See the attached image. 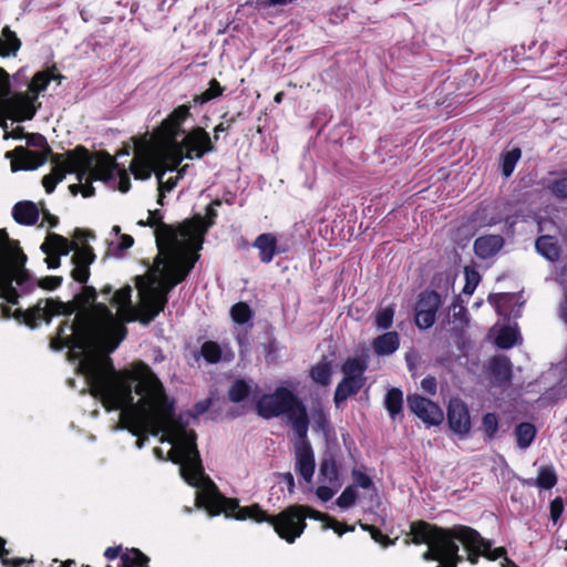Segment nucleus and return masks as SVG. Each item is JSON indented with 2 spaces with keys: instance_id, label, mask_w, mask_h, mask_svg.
Returning a JSON list of instances; mask_svg holds the SVG:
<instances>
[{
  "instance_id": "obj_1",
  "label": "nucleus",
  "mask_w": 567,
  "mask_h": 567,
  "mask_svg": "<svg viewBox=\"0 0 567 567\" xmlns=\"http://www.w3.org/2000/svg\"><path fill=\"white\" fill-rule=\"evenodd\" d=\"M90 393L107 410H121L123 417L134 425L140 424L137 410L155 426L173 421L174 401L165 393L161 380L143 361L131 369L116 371L110 358L104 362L89 360L82 363Z\"/></svg>"
},
{
  "instance_id": "obj_2",
  "label": "nucleus",
  "mask_w": 567,
  "mask_h": 567,
  "mask_svg": "<svg viewBox=\"0 0 567 567\" xmlns=\"http://www.w3.org/2000/svg\"><path fill=\"white\" fill-rule=\"evenodd\" d=\"M196 440L197 434L194 430L182 429L175 439L168 440L173 443V447L167 458L175 464H181V475L188 485L198 487L203 480L207 481V485L196 493L195 502L198 508L205 509L210 516L224 514L237 520L251 519L256 523H268L288 544L295 543L303 534L307 523L300 512V504L289 505L279 514L270 515L259 504L243 507L238 498L223 495L216 484L205 475Z\"/></svg>"
},
{
  "instance_id": "obj_3",
  "label": "nucleus",
  "mask_w": 567,
  "mask_h": 567,
  "mask_svg": "<svg viewBox=\"0 0 567 567\" xmlns=\"http://www.w3.org/2000/svg\"><path fill=\"white\" fill-rule=\"evenodd\" d=\"M463 524L443 527L423 519L410 524L404 545H426L421 557L424 561H436V567H457L464 561L458 543Z\"/></svg>"
},
{
  "instance_id": "obj_4",
  "label": "nucleus",
  "mask_w": 567,
  "mask_h": 567,
  "mask_svg": "<svg viewBox=\"0 0 567 567\" xmlns=\"http://www.w3.org/2000/svg\"><path fill=\"white\" fill-rule=\"evenodd\" d=\"M189 117L190 103L178 105L154 130V135L162 143L173 146V150L183 154L185 158L200 159L205 154L215 151L214 143L204 127H193L181 142L177 141L178 136L185 133L182 125Z\"/></svg>"
},
{
  "instance_id": "obj_5",
  "label": "nucleus",
  "mask_w": 567,
  "mask_h": 567,
  "mask_svg": "<svg viewBox=\"0 0 567 567\" xmlns=\"http://www.w3.org/2000/svg\"><path fill=\"white\" fill-rule=\"evenodd\" d=\"M255 409L265 420L286 415L297 437H305L308 433L310 422L307 406L291 389L277 386L274 392L262 394L256 401Z\"/></svg>"
},
{
  "instance_id": "obj_6",
  "label": "nucleus",
  "mask_w": 567,
  "mask_h": 567,
  "mask_svg": "<svg viewBox=\"0 0 567 567\" xmlns=\"http://www.w3.org/2000/svg\"><path fill=\"white\" fill-rule=\"evenodd\" d=\"M25 262L27 255L19 241L11 239L6 229H0V299L10 305H18L20 299L13 282L25 288L32 280Z\"/></svg>"
},
{
  "instance_id": "obj_7",
  "label": "nucleus",
  "mask_w": 567,
  "mask_h": 567,
  "mask_svg": "<svg viewBox=\"0 0 567 567\" xmlns=\"http://www.w3.org/2000/svg\"><path fill=\"white\" fill-rule=\"evenodd\" d=\"M75 321L79 327H90L91 346L101 342L109 347V351H114L127 334L124 323L102 302H96L91 309L79 313Z\"/></svg>"
},
{
  "instance_id": "obj_8",
  "label": "nucleus",
  "mask_w": 567,
  "mask_h": 567,
  "mask_svg": "<svg viewBox=\"0 0 567 567\" xmlns=\"http://www.w3.org/2000/svg\"><path fill=\"white\" fill-rule=\"evenodd\" d=\"M51 163V172L42 178V185L48 194L54 192L66 174L75 173L76 179L82 183L92 165V156L86 147L78 145L64 154L52 155Z\"/></svg>"
},
{
  "instance_id": "obj_9",
  "label": "nucleus",
  "mask_w": 567,
  "mask_h": 567,
  "mask_svg": "<svg viewBox=\"0 0 567 567\" xmlns=\"http://www.w3.org/2000/svg\"><path fill=\"white\" fill-rule=\"evenodd\" d=\"M460 546H462L465 551L464 560H467L471 565H476L480 557L492 561L507 557L505 547L492 548L491 540L484 538L478 530L467 525L463 526L458 543V547Z\"/></svg>"
},
{
  "instance_id": "obj_10",
  "label": "nucleus",
  "mask_w": 567,
  "mask_h": 567,
  "mask_svg": "<svg viewBox=\"0 0 567 567\" xmlns=\"http://www.w3.org/2000/svg\"><path fill=\"white\" fill-rule=\"evenodd\" d=\"M202 231L203 229L196 223H188V220L183 221L177 227L169 224H161L155 229L156 246L161 252H173L181 246V240L197 245Z\"/></svg>"
},
{
  "instance_id": "obj_11",
  "label": "nucleus",
  "mask_w": 567,
  "mask_h": 567,
  "mask_svg": "<svg viewBox=\"0 0 567 567\" xmlns=\"http://www.w3.org/2000/svg\"><path fill=\"white\" fill-rule=\"evenodd\" d=\"M41 103L33 100L28 92L10 93L0 101V116H6L16 122L31 121Z\"/></svg>"
},
{
  "instance_id": "obj_12",
  "label": "nucleus",
  "mask_w": 567,
  "mask_h": 567,
  "mask_svg": "<svg viewBox=\"0 0 567 567\" xmlns=\"http://www.w3.org/2000/svg\"><path fill=\"white\" fill-rule=\"evenodd\" d=\"M441 302V296L435 290H425L419 295L415 305V324L420 329H429L434 324Z\"/></svg>"
},
{
  "instance_id": "obj_13",
  "label": "nucleus",
  "mask_w": 567,
  "mask_h": 567,
  "mask_svg": "<svg viewBox=\"0 0 567 567\" xmlns=\"http://www.w3.org/2000/svg\"><path fill=\"white\" fill-rule=\"evenodd\" d=\"M51 148H47L45 152L31 151L24 146H17L13 151L7 153L8 158L11 159L12 172L17 171H32L42 166L48 158L51 159L52 155H55Z\"/></svg>"
},
{
  "instance_id": "obj_14",
  "label": "nucleus",
  "mask_w": 567,
  "mask_h": 567,
  "mask_svg": "<svg viewBox=\"0 0 567 567\" xmlns=\"http://www.w3.org/2000/svg\"><path fill=\"white\" fill-rule=\"evenodd\" d=\"M78 248V243H72L62 235L49 233L41 250L47 255L45 262L48 268L56 269L61 265V256H66L70 251Z\"/></svg>"
},
{
  "instance_id": "obj_15",
  "label": "nucleus",
  "mask_w": 567,
  "mask_h": 567,
  "mask_svg": "<svg viewBox=\"0 0 567 567\" xmlns=\"http://www.w3.org/2000/svg\"><path fill=\"white\" fill-rule=\"evenodd\" d=\"M408 406L413 414L421 419L426 425H439L444 420V414L439 404L417 393L409 394Z\"/></svg>"
},
{
  "instance_id": "obj_16",
  "label": "nucleus",
  "mask_w": 567,
  "mask_h": 567,
  "mask_svg": "<svg viewBox=\"0 0 567 567\" xmlns=\"http://www.w3.org/2000/svg\"><path fill=\"white\" fill-rule=\"evenodd\" d=\"M141 293V301L136 309L137 320L142 324H150L161 312L164 311L168 297L161 296L157 290L147 288Z\"/></svg>"
},
{
  "instance_id": "obj_17",
  "label": "nucleus",
  "mask_w": 567,
  "mask_h": 567,
  "mask_svg": "<svg viewBox=\"0 0 567 567\" xmlns=\"http://www.w3.org/2000/svg\"><path fill=\"white\" fill-rule=\"evenodd\" d=\"M71 330L73 334L69 337L54 336L50 341L51 349L54 351H61L64 348H69L71 350L84 351L91 347V330L87 324L79 327V322L74 320L71 324Z\"/></svg>"
},
{
  "instance_id": "obj_18",
  "label": "nucleus",
  "mask_w": 567,
  "mask_h": 567,
  "mask_svg": "<svg viewBox=\"0 0 567 567\" xmlns=\"http://www.w3.org/2000/svg\"><path fill=\"white\" fill-rule=\"evenodd\" d=\"M197 259V254L185 252L176 256L166 265L163 274L169 281L168 289H173L187 278Z\"/></svg>"
},
{
  "instance_id": "obj_19",
  "label": "nucleus",
  "mask_w": 567,
  "mask_h": 567,
  "mask_svg": "<svg viewBox=\"0 0 567 567\" xmlns=\"http://www.w3.org/2000/svg\"><path fill=\"white\" fill-rule=\"evenodd\" d=\"M296 453V472L307 482H311L316 462L315 454L310 442L308 441V433L305 437H298L295 444Z\"/></svg>"
},
{
  "instance_id": "obj_20",
  "label": "nucleus",
  "mask_w": 567,
  "mask_h": 567,
  "mask_svg": "<svg viewBox=\"0 0 567 567\" xmlns=\"http://www.w3.org/2000/svg\"><path fill=\"white\" fill-rule=\"evenodd\" d=\"M74 254L71 258L73 269L71 270V277L74 281L85 285L89 281L91 271L90 266L95 261L96 255L94 249L90 245H84L73 249Z\"/></svg>"
},
{
  "instance_id": "obj_21",
  "label": "nucleus",
  "mask_w": 567,
  "mask_h": 567,
  "mask_svg": "<svg viewBox=\"0 0 567 567\" xmlns=\"http://www.w3.org/2000/svg\"><path fill=\"white\" fill-rule=\"evenodd\" d=\"M447 423L450 429L460 436L471 431V417L467 405L460 399H452L447 406Z\"/></svg>"
},
{
  "instance_id": "obj_22",
  "label": "nucleus",
  "mask_w": 567,
  "mask_h": 567,
  "mask_svg": "<svg viewBox=\"0 0 567 567\" xmlns=\"http://www.w3.org/2000/svg\"><path fill=\"white\" fill-rule=\"evenodd\" d=\"M91 156H93L91 154ZM95 163L94 157H92V165L87 171L86 175L91 176V182L102 181L110 182L114 177V173L117 172L120 165L116 163L115 158L107 153L106 151H101L95 154Z\"/></svg>"
},
{
  "instance_id": "obj_23",
  "label": "nucleus",
  "mask_w": 567,
  "mask_h": 567,
  "mask_svg": "<svg viewBox=\"0 0 567 567\" xmlns=\"http://www.w3.org/2000/svg\"><path fill=\"white\" fill-rule=\"evenodd\" d=\"M504 243L501 235H484L474 240L473 249L480 259L486 260L494 257L503 248Z\"/></svg>"
},
{
  "instance_id": "obj_24",
  "label": "nucleus",
  "mask_w": 567,
  "mask_h": 567,
  "mask_svg": "<svg viewBox=\"0 0 567 567\" xmlns=\"http://www.w3.org/2000/svg\"><path fill=\"white\" fill-rule=\"evenodd\" d=\"M519 481L523 486L548 491L556 486L558 476L555 467L549 464L542 465L537 471L536 477L520 478Z\"/></svg>"
},
{
  "instance_id": "obj_25",
  "label": "nucleus",
  "mask_w": 567,
  "mask_h": 567,
  "mask_svg": "<svg viewBox=\"0 0 567 567\" xmlns=\"http://www.w3.org/2000/svg\"><path fill=\"white\" fill-rule=\"evenodd\" d=\"M39 208L30 200L18 202L12 208V217L20 225H35L39 219Z\"/></svg>"
},
{
  "instance_id": "obj_26",
  "label": "nucleus",
  "mask_w": 567,
  "mask_h": 567,
  "mask_svg": "<svg viewBox=\"0 0 567 567\" xmlns=\"http://www.w3.org/2000/svg\"><path fill=\"white\" fill-rule=\"evenodd\" d=\"M252 246L259 250L260 261L269 264L280 251L277 249V238L271 233H264L257 236Z\"/></svg>"
},
{
  "instance_id": "obj_27",
  "label": "nucleus",
  "mask_w": 567,
  "mask_h": 567,
  "mask_svg": "<svg viewBox=\"0 0 567 567\" xmlns=\"http://www.w3.org/2000/svg\"><path fill=\"white\" fill-rule=\"evenodd\" d=\"M365 381L362 379H354L343 377L342 380L338 383L333 401L336 405H340L348 398L355 395L364 386Z\"/></svg>"
},
{
  "instance_id": "obj_28",
  "label": "nucleus",
  "mask_w": 567,
  "mask_h": 567,
  "mask_svg": "<svg viewBox=\"0 0 567 567\" xmlns=\"http://www.w3.org/2000/svg\"><path fill=\"white\" fill-rule=\"evenodd\" d=\"M400 347V336L396 331H388L372 341V348L378 355H390Z\"/></svg>"
},
{
  "instance_id": "obj_29",
  "label": "nucleus",
  "mask_w": 567,
  "mask_h": 567,
  "mask_svg": "<svg viewBox=\"0 0 567 567\" xmlns=\"http://www.w3.org/2000/svg\"><path fill=\"white\" fill-rule=\"evenodd\" d=\"M489 371L493 381L497 385H504L511 381L512 364L506 357H494L489 362Z\"/></svg>"
},
{
  "instance_id": "obj_30",
  "label": "nucleus",
  "mask_w": 567,
  "mask_h": 567,
  "mask_svg": "<svg viewBox=\"0 0 567 567\" xmlns=\"http://www.w3.org/2000/svg\"><path fill=\"white\" fill-rule=\"evenodd\" d=\"M221 200L219 198H216L212 200V203L206 207V216L202 217L199 215L195 216L192 219H188V223H196L203 231L200 233V239L197 240V248H202L203 237L204 234L207 231L209 227H212L215 224V220L218 216L217 210L215 207L220 206Z\"/></svg>"
},
{
  "instance_id": "obj_31",
  "label": "nucleus",
  "mask_w": 567,
  "mask_h": 567,
  "mask_svg": "<svg viewBox=\"0 0 567 567\" xmlns=\"http://www.w3.org/2000/svg\"><path fill=\"white\" fill-rule=\"evenodd\" d=\"M384 405L391 420L403 419V392L399 388L388 390L384 398Z\"/></svg>"
},
{
  "instance_id": "obj_32",
  "label": "nucleus",
  "mask_w": 567,
  "mask_h": 567,
  "mask_svg": "<svg viewBox=\"0 0 567 567\" xmlns=\"http://www.w3.org/2000/svg\"><path fill=\"white\" fill-rule=\"evenodd\" d=\"M535 248L539 255L550 261H556L560 257V247L555 237L549 235L539 236L535 241Z\"/></svg>"
},
{
  "instance_id": "obj_33",
  "label": "nucleus",
  "mask_w": 567,
  "mask_h": 567,
  "mask_svg": "<svg viewBox=\"0 0 567 567\" xmlns=\"http://www.w3.org/2000/svg\"><path fill=\"white\" fill-rule=\"evenodd\" d=\"M20 48L21 40L10 27L6 25L0 35V56H16Z\"/></svg>"
},
{
  "instance_id": "obj_34",
  "label": "nucleus",
  "mask_w": 567,
  "mask_h": 567,
  "mask_svg": "<svg viewBox=\"0 0 567 567\" xmlns=\"http://www.w3.org/2000/svg\"><path fill=\"white\" fill-rule=\"evenodd\" d=\"M43 303V299H40L33 307L22 310L21 308L16 309L12 312V317L17 321L24 323L31 329H34L38 327V322L40 320V316L43 315L41 310V305Z\"/></svg>"
},
{
  "instance_id": "obj_35",
  "label": "nucleus",
  "mask_w": 567,
  "mask_h": 567,
  "mask_svg": "<svg viewBox=\"0 0 567 567\" xmlns=\"http://www.w3.org/2000/svg\"><path fill=\"white\" fill-rule=\"evenodd\" d=\"M319 480L332 486L339 487V470L333 456L323 457L319 465Z\"/></svg>"
},
{
  "instance_id": "obj_36",
  "label": "nucleus",
  "mask_w": 567,
  "mask_h": 567,
  "mask_svg": "<svg viewBox=\"0 0 567 567\" xmlns=\"http://www.w3.org/2000/svg\"><path fill=\"white\" fill-rule=\"evenodd\" d=\"M208 89H206L200 94H196L193 96L190 103V107L194 105H204L219 96H221L225 92V86H223L216 79H212L208 83Z\"/></svg>"
},
{
  "instance_id": "obj_37",
  "label": "nucleus",
  "mask_w": 567,
  "mask_h": 567,
  "mask_svg": "<svg viewBox=\"0 0 567 567\" xmlns=\"http://www.w3.org/2000/svg\"><path fill=\"white\" fill-rule=\"evenodd\" d=\"M150 558L138 548H126L118 567H148Z\"/></svg>"
},
{
  "instance_id": "obj_38",
  "label": "nucleus",
  "mask_w": 567,
  "mask_h": 567,
  "mask_svg": "<svg viewBox=\"0 0 567 567\" xmlns=\"http://www.w3.org/2000/svg\"><path fill=\"white\" fill-rule=\"evenodd\" d=\"M368 368L367 361L361 358H348L342 367L341 371L343 373V377L348 378H354V379H362L367 381L364 377V372Z\"/></svg>"
},
{
  "instance_id": "obj_39",
  "label": "nucleus",
  "mask_w": 567,
  "mask_h": 567,
  "mask_svg": "<svg viewBox=\"0 0 567 567\" xmlns=\"http://www.w3.org/2000/svg\"><path fill=\"white\" fill-rule=\"evenodd\" d=\"M332 367L331 362L320 361L315 364L309 372L311 380L322 386H327L331 382Z\"/></svg>"
},
{
  "instance_id": "obj_40",
  "label": "nucleus",
  "mask_w": 567,
  "mask_h": 567,
  "mask_svg": "<svg viewBox=\"0 0 567 567\" xmlns=\"http://www.w3.org/2000/svg\"><path fill=\"white\" fill-rule=\"evenodd\" d=\"M517 445L520 449H527L536 436V427L533 423L522 422L515 427Z\"/></svg>"
},
{
  "instance_id": "obj_41",
  "label": "nucleus",
  "mask_w": 567,
  "mask_h": 567,
  "mask_svg": "<svg viewBox=\"0 0 567 567\" xmlns=\"http://www.w3.org/2000/svg\"><path fill=\"white\" fill-rule=\"evenodd\" d=\"M229 315L236 324L244 326L251 321L254 311L247 302L239 301L230 307Z\"/></svg>"
},
{
  "instance_id": "obj_42",
  "label": "nucleus",
  "mask_w": 567,
  "mask_h": 567,
  "mask_svg": "<svg viewBox=\"0 0 567 567\" xmlns=\"http://www.w3.org/2000/svg\"><path fill=\"white\" fill-rule=\"evenodd\" d=\"M251 392V388L244 379H236L228 389L227 395L230 402L240 403L245 401Z\"/></svg>"
},
{
  "instance_id": "obj_43",
  "label": "nucleus",
  "mask_w": 567,
  "mask_h": 567,
  "mask_svg": "<svg viewBox=\"0 0 567 567\" xmlns=\"http://www.w3.org/2000/svg\"><path fill=\"white\" fill-rule=\"evenodd\" d=\"M51 81H52V76H50L48 74V72H42V71L37 72L32 76V79L28 85V93H30V95L32 96L33 100L38 101L39 94L48 89Z\"/></svg>"
},
{
  "instance_id": "obj_44",
  "label": "nucleus",
  "mask_w": 567,
  "mask_h": 567,
  "mask_svg": "<svg viewBox=\"0 0 567 567\" xmlns=\"http://www.w3.org/2000/svg\"><path fill=\"white\" fill-rule=\"evenodd\" d=\"M41 310L43 312L42 316H40V320L45 321L47 323H50L52 318L54 316L63 315L65 311L64 302L59 299H43V303L41 305Z\"/></svg>"
},
{
  "instance_id": "obj_45",
  "label": "nucleus",
  "mask_w": 567,
  "mask_h": 567,
  "mask_svg": "<svg viewBox=\"0 0 567 567\" xmlns=\"http://www.w3.org/2000/svg\"><path fill=\"white\" fill-rule=\"evenodd\" d=\"M199 355L208 364H216L223 359V349L218 342L208 340L200 346Z\"/></svg>"
},
{
  "instance_id": "obj_46",
  "label": "nucleus",
  "mask_w": 567,
  "mask_h": 567,
  "mask_svg": "<svg viewBox=\"0 0 567 567\" xmlns=\"http://www.w3.org/2000/svg\"><path fill=\"white\" fill-rule=\"evenodd\" d=\"M7 540L0 536V561L3 567H22L33 564V558H10V550L6 548Z\"/></svg>"
},
{
  "instance_id": "obj_47",
  "label": "nucleus",
  "mask_w": 567,
  "mask_h": 567,
  "mask_svg": "<svg viewBox=\"0 0 567 567\" xmlns=\"http://www.w3.org/2000/svg\"><path fill=\"white\" fill-rule=\"evenodd\" d=\"M520 156H522V151L519 147H514L513 150L507 151L502 154L501 168H502L503 176L509 177L513 174L515 166H516L517 162L519 161Z\"/></svg>"
},
{
  "instance_id": "obj_48",
  "label": "nucleus",
  "mask_w": 567,
  "mask_h": 567,
  "mask_svg": "<svg viewBox=\"0 0 567 567\" xmlns=\"http://www.w3.org/2000/svg\"><path fill=\"white\" fill-rule=\"evenodd\" d=\"M359 526L364 530V532H368L371 536V538L380 544L383 548H388L390 546H393L395 545L396 540H398V537L395 538H390L388 535H384L380 528H378L377 526L374 525H370V524H367V523H362L361 520H359Z\"/></svg>"
},
{
  "instance_id": "obj_49",
  "label": "nucleus",
  "mask_w": 567,
  "mask_h": 567,
  "mask_svg": "<svg viewBox=\"0 0 567 567\" xmlns=\"http://www.w3.org/2000/svg\"><path fill=\"white\" fill-rule=\"evenodd\" d=\"M130 171L136 179H147L152 175L153 167L146 159L133 158Z\"/></svg>"
},
{
  "instance_id": "obj_50",
  "label": "nucleus",
  "mask_w": 567,
  "mask_h": 567,
  "mask_svg": "<svg viewBox=\"0 0 567 567\" xmlns=\"http://www.w3.org/2000/svg\"><path fill=\"white\" fill-rule=\"evenodd\" d=\"M516 340L517 331L511 327H504L499 330L495 342L501 349H509L516 343Z\"/></svg>"
},
{
  "instance_id": "obj_51",
  "label": "nucleus",
  "mask_w": 567,
  "mask_h": 567,
  "mask_svg": "<svg viewBox=\"0 0 567 567\" xmlns=\"http://www.w3.org/2000/svg\"><path fill=\"white\" fill-rule=\"evenodd\" d=\"M482 431L485 433L487 440H493L498 431V417L496 413L488 412L483 415Z\"/></svg>"
},
{
  "instance_id": "obj_52",
  "label": "nucleus",
  "mask_w": 567,
  "mask_h": 567,
  "mask_svg": "<svg viewBox=\"0 0 567 567\" xmlns=\"http://www.w3.org/2000/svg\"><path fill=\"white\" fill-rule=\"evenodd\" d=\"M464 276L465 285L463 287V293L472 295L481 281V275L475 268L466 266L464 268Z\"/></svg>"
},
{
  "instance_id": "obj_53",
  "label": "nucleus",
  "mask_w": 567,
  "mask_h": 567,
  "mask_svg": "<svg viewBox=\"0 0 567 567\" xmlns=\"http://www.w3.org/2000/svg\"><path fill=\"white\" fill-rule=\"evenodd\" d=\"M394 318V308L392 306H388L385 308H381L377 311L375 315V326L379 329L388 330L392 327Z\"/></svg>"
},
{
  "instance_id": "obj_54",
  "label": "nucleus",
  "mask_w": 567,
  "mask_h": 567,
  "mask_svg": "<svg viewBox=\"0 0 567 567\" xmlns=\"http://www.w3.org/2000/svg\"><path fill=\"white\" fill-rule=\"evenodd\" d=\"M313 429L319 431H327L330 426L328 413L321 405L312 408L311 412Z\"/></svg>"
},
{
  "instance_id": "obj_55",
  "label": "nucleus",
  "mask_w": 567,
  "mask_h": 567,
  "mask_svg": "<svg viewBox=\"0 0 567 567\" xmlns=\"http://www.w3.org/2000/svg\"><path fill=\"white\" fill-rule=\"evenodd\" d=\"M96 289L93 286H87L86 284L83 286L82 291L75 296V299L82 309L86 308L87 306L92 307L94 303H96Z\"/></svg>"
},
{
  "instance_id": "obj_56",
  "label": "nucleus",
  "mask_w": 567,
  "mask_h": 567,
  "mask_svg": "<svg viewBox=\"0 0 567 567\" xmlns=\"http://www.w3.org/2000/svg\"><path fill=\"white\" fill-rule=\"evenodd\" d=\"M358 494L353 486H347L342 493L339 495V497L336 499V504L340 508H349L352 505H354L357 501Z\"/></svg>"
},
{
  "instance_id": "obj_57",
  "label": "nucleus",
  "mask_w": 567,
  "mask_h": 567,
  "mask_svg": "<svg viewBox=\"0 0 567 567\" xmlns=\"http://www.w3.org/2000/svg\"><path fill=\"white\" fill-rule=\"evenodd\" d=\"M324 529H332L339 536H342L346 533L354 532V525H348L347 523H341L333 516H330V519L322 526Z\"/></svg>"
},
{
  "instance_id": "obj_58",
  "label": "nucleus",
  "mask_w": 567,
  "mask_h": 567,
  "mask_svg": "<svg viewBox=\"0 0 567 567\" xmlns=\"http://www.w3.org/2000/svg\"><path fill=\"white\" fill-rule=\"evenodd\" d=\"M548 189L555 197L559 199L567 198V174L558 179L553 181L548 185Z\"/></svg>"
},
{
  "instance_id": "obj_59",
  "label": "nucleus",
  "mask_w": 567,
  "mask_h": 567,
  "mask_svg": "<svg viewBox=\"0 0 567 567\" xmlns=\"http://www.w3.org/2000/svg\"><path fill=\"white\" fill-rule=\"evenodd\" d=\"M25 141L29 147L39 148L38 152H45L47 148H51L48 144L47 138L40 133H28V136H25Z\"/></svg>"
},
{
  "instance_id": "obj_60",
  "label": "nucleus",
  "mask_w": 567,
  "mask_h": 567,
  "mask_svg": "<svg viewBox=\"0 0 567 567\" xmlns=\"http://www.w3.org/2000/svg\"><path fill=\"white\" fill-rule=\"evenodd\" d=\"M301 513H302V516H303V520L306 522L307 518H311V519H315V520H319L321 523H323V525L328 522V519H330V515L327 514V513H322V512H319L315 508H312L311 506L309 505H301Z\"/></svg>"
},
{
  "instance_id": "obj_61",
  "label": "nucleus",
  "mask_w": 567,
  "mask_h": 567,
  "mask_svg": "<svg viewBox=\"0 0 567 567\" xmlns=\"http://www.w3.org/2000/svg\"><path fill=\"white\" fill-rule=\"evenodd\" d=\"M132 289L130 286L123 287L113 292L111 302L116 306H126L131 303Z\"/></svg>"
},
{
  "instance_id": "obj_62",
  "label": "nucleus",
  "mask_w": 567,
  "mask_h": 567,
  "mask_svg": "<svg viewBox=\"0 0 567 567\" xmlns=\"http://www.w3.org/2000/svg\"><path fill=\"white\" fill-rule=\"evenodd\" d=\"M352 477H353L355 485L363 489H369V488L373 487L372 478L369 475H367L365 473H363L357 468L352 470Z\"/></svg>"
},
{
  "instance_id": "obj_63",
  "label": "nucleus",
  "mask_w": 567,
  "mask_h": 567,
  "mask_svg": "<svg viewBox=\"0 0 567 567\" xmlns=\"http://www.w3.org/2000/svg\"><path fill=\"white\" fill-rule=\"evenodd\" d=\"M62 277L45 276L38 281V286L44 290H54L62 285Z\"/></svg>"
},
{
  "instance_id": "obj_64",
  "label": "nucleus",
  "mask_w": 567,
  "mask_h": 567,
  "mask_svg": "<svg viewBox=\"0 0 567 567\" xmlns=\"http://www.w3.org/2000/svg\"><path fill=\"white\" fill-rule=\"evenodd\" d=\"M564 512V501L561 497L554 498L549 504V515L554 523H557Z\"/></svg>"
}]
</instances>
